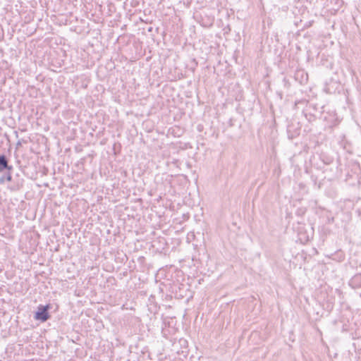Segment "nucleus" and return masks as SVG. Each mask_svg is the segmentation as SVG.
<instances>
[{
    "instance_id": "obj_1",
    "label": "nucleus",
    "mask_w": 361,
    "mask_h": 361,
    "mask_svg": "<svg viewBox=\"0 0 361 361\" xmlns=\"http://www.w3.org/2000/svg\"><path fill=\"white\" fill-rule=\"evenodd\" d=\"M49 308V305L43 306V305H40L38 307V310L35 313V319L37 320H40L43 322L48 320L50 317V316L48 313Z\"/></svg>"
},
{
    "instance_id": "obj_2",
    "label": "nucleus",
    "mask_w": 361,
    "mask_h": 361,
    "mask_svg": "<svg viewBox=\"0 0 361 361\" xmlns=\"http://www.w3.org/2000/svg\"><path fill=\"white\" fill-rule=\"evenodd\" d=\"M4 169L11 171L13 169L12 166L8 164V160L4 155L0 156V173Z\"/></svg>"
},
{
    "instance_id": "obj_3",
    "label": "nucleus",
    "mask_w": 361,
    "mask_h": 361,
    "mask_svg": "<svg viewBox=\"0 0 361 361\" xmlns=\"http://www.w3.org/2000/svg\"><path fill=\"white\" fill-rule=\"evenodd\" d=\"M10 171H8V172L6 175L2 176L0 178V183H1V184L4 183L5 180L8 181V182L11 181L12 176H11V173Z\"/></svg>"
},
{
    "instance_id": "obj_4",
    "label": "nucleus",
    "mask_w": 361,
    "mask_h": 361,
    "mask_svg": "<svg viewBox=\"0 0 361 361\" xmlns=\"http://www.w3.org/2000/svg\"><path fill=\"white\" fill-rule=\"evenodd\" d=\"M21 145L20 142L18 141V143H17V146H20Z\"/></svg>"
}]
</instances>
